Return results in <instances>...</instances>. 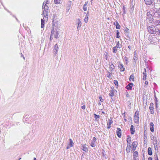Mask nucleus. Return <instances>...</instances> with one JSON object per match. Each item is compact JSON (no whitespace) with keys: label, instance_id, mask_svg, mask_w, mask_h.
Here are the masks:
<instances>
[{"label":"nucleus","instance_id":"f257e3e1","mask_svg":"<svg viewBox=\"0 0 160 160\" xmlns=\"http://www.w3.org/2000/svg\"><path fill=\"white\" fill-rule=\"evenodd\" d=\"M157 27H156L153 25H151L150 24H148L147 29L148 32L151 34H155L158 31V29H157Z\"/></svg>","mask_w":160,"mask_h":160},{"label":"nucleus","instance_id":"f03ea898","mask_svg":"<svg viewBox=\"0 0 160 160\" xmlns=\"http://www.w3.org/2000/svg\"><path fill=\"white\" fill-rule=\"evenodd\" d=\"M153 10H152L150 11L147 12V19L149 20L150 21V23H151V22H152V21H153L154 19L153 18Z\"/></svg>","mask_w":160,"mask_h":160},{"label":"nucleus","instance_id":"7ed1b4c3","mask_svg":"<svg viewBox=\"0 0 160 160\" xmlns=\"http://www.w3.org/2000/svg\"><path fill=\"white\" fill-rule=\"evenodd\" d=\"M42 8L43 9V13L42 14V15L45 14V18H48V7L47 5H45L44 7Z\"/></svg>","mask_w":160,"mask_h":160},{"label":"nucleus","instance_id":"20e7f679","mask_svg":"<svg viewBox=\"0 0 160 160\" xmlns=\"http://www.w3.org/2000/svg\"><path fill=\"white\" fill-rule=\"evenodd\" d=\"M152 22L150 23L153 24L156 27L160 26V19L154 20Z\"/></svg>","mask_w":160,"mask_h":160},{"label":"nucleus","instance_id":"39448f33","mask_svg":"<svg viewBox=\"0 0 160 160\" xmlns=\"http://www.w3.org/2000/svg\"><path fill=\"white\" fill-rule=\"evenodd\" d=\"M51 34H52V35H53L54 37L55 38H59V37H58L59 32L56 30H54V29H53L51 32Z\"/></svg>","mask_w":160,"mask_h":160},{"label":"nucleus","instance_id":"423d86ee","mask_svg":"<svg viewBox=\"0 0 160 160\" xmlns=\"http://www.w3.org/2000/svg\"><path fill=\"white\" fill-rule=\"evenodd\" d=\"M82 149L86 152L88 151V146L86 144H84L82 147Z\"/></svg>","mask_w":160,"mask_h":160},{"label":"nucleus","instance_id":"0eeeda50","mask_svg":"<svg viewBox=\"0 0 160 160\" xmlns=\"http://www.w3.org/2000/svg\"><path fill=\"white\" fill-rule=\"evenodd\" d=\"M58 50V45L57 44H56L55 45L53 49V52L55 54V55H56L57 53Z\"/></svg>","mask_w":160,"mask_h":160},{"label":"nucleus","instance_id":"6e6552de","mask_svg":"<svg viewBox=\"0 0 160 160\" xmlns=\"http://www.w3.org/2000/svg\"><path fill=\"white\" fill-rule=\"evenodd\" d=\"M117 134L118 136L120 138L121 135V130L119 128H117Z\"/></svg>","mask_w":160,"mask_h":160},{"label":"nucleus","instance_id":"1a4fd4ad","mask_svg":"<svg viewBox=\"0 0 160 160\" xmlns=\"http://www.w3.org/2000/svg\"><path fill=\"white\" fill-rule=\"evenodd\" d=\"M151 139L152 141H153V143L154 145H156L157 144V140L156 137L154 136H153L152 137H151Z\"/></svg>","mask_w":160,"mask_h":160},{"label":"nucleus","instance_id":"9d476101","mask_svg":"<svg viewBox=\"0 0 160 160\" xmlns=\"http://www.w3.org/2000/svg\"><path fill=\"white\" fill-rule=\"evenodd\" d=\"M139 112L138 111H136L135 113V118L134 119L135 120H138V119L139 118Z\"/></svg>","mask_w":160,"mask_h":160},{"label":"nucleus","instance_id":"9b49d317","mask_svg":"<svg viewBox=\"0 0 160 160\" xmlns=\"http://www.w3.org/2000/svg\"><path fill=\"white\" fill-rule=\"evenodd\" d=\"M150 129L151 131L153 132L154 131V129L153 128L154 124L152 122H151L150 123Z\"/></svg>","mask_w":160,"mask_h":160},{"label":"nucleus","instance_id":"f8f14e48","mask_svg":"<svg viewBox=\"0 0 160 160\" xmlns=\"http://www.w3.org/2000/svg\"><path fill=\"white\" fill-rule=\"evenodd\" d=\"M145 3L148 5H150L153 1V0H144Z\"/></svg>","mask_w":160,"mask_h":160},{"label":"nucleus","instance_id":"ddd939ff","mask_svg":"<svg viewBox=\"0 0 160 160\" xmlns=\"http://www.w3.org/2000/svg\"><path fill=\"white\" fill-rule=\"evenodd\" d=\"M130 130L131 131V133L132 134H133L135 130L134 127L133 125H131L130 127Z\"/></svg>","mask_w":160,"mask_h":160},{"label":"nucleus","instance_id":"4468645a","mask_svg":"<svg viewBox=\"0 0 160 160\" xmlns=\"http://www.w3.org/2000/svg\"><path fill=\"white\" fill-rule=\"evenodd\" d=\"M133 84L132 83H129L127 86V88L128 89L131 90L132 88V87L133 86Z\"/></svg>","mask_w":160,"mask_h":160},{"label":"nucleus","instance_id":"2eb2a0df","mask_svg":"<svg viewBox=\"0 0 160 160\" xmlns=\"http://www.w3.org/2000/svg\"><path fill=\"white\" fill-rule=\"evenodd\" d=\"M153 16L154 18L156 17L158 18L160 17V16L159 15L156 11H153Z\"/></svg>","mask_w":160,"mask_h":160},{"label":"nucleus","instance_id":"dca6fc26","mask_svg":"<svg viewBox=\"0 0 160 160\" xmlns=\"http://www.w3.org/2000/svg\"><path fill=\"white\" fill-rule=\"evenodd\" d=\"M72 4V2L71 1H69L68 3V6H67L66 10L67 11H68L70 9V8Z\"/></svg>","mask_w":160,"mask_h":160},{"label":"nucleus","instance_id":"f3484780","mask_svg":"<svg viewBox=\"0 0 160 160\" xmlns=\"http://www.w3.org/2000/svg\"><path fill=\"white\" fill-rule=\"evenodd\" d=\"M118 67L120 69L121 71L123 72L124 71L125 69L123 68V66L122 64H120L118 65Z\"/></svg>","mask_w":160,"mask_h":160},{"label":"nucleus","instance_id":"a211bd4d","mask_svg":"<svg viewBox=\"0 0 160 160\" xmlns=\"http://www.w3.org/2000/svg\"><path fill=\"white\" fill-rule=\"evenodd\" d=\"M148 153L149 155H151L152 154V148L150 147H149L148 149Z\"/></svg>","mask_w":160,"mask_h":160},{"label":"nucleus","instance_id":"6ab92c4d","mask_svg":"<svg viewBox=\"0 0 160 160\" xmlns=\"http://www.w3.org/2000/svg\"><path fill=\"white\" fill-rule=\"evenodd\" d=\"M116 24H115V23H114V25L116 26V28L117 29H119L120 28V26L119 25L118 22H116Z\"/></svg>","mask_w":160,"mask_h":160},{"label":"nucleus","instance_id":"aec40b11","mask_svg":"<svg viewBox=\"0 0 160 160\" xmlns=\"http://www.w3.org/2000/svg\"><path fill=\"white\" fill-rule=\"evenodd\" d=\"M129 80L130 81H134V75L133 74H132L129 78Z\"/></svg>","mask_w":160,"mask_h":160},{"label":"nucleus","instance_id":"412c9836","mask_svg":"<svg viewBox=\"0 0 160 160\" xmlns=\"http://www.w3.org/2000/svg\"><path fill=\"white\" fill-rule=\"evenodd\" d=\"M44 21L43 19H41V28H43L44 27Z\"/></svg>","mask_w":160,"mask_h":160},{"label":"nucleus","instance_id":"4be33fe9","mask_svg":"<svg viewBox=\"0 0 160 160\" xmlns=\"http://www.w3.org/2000/svg\"><path fill=\"white\" fill-rule=\"evenodd\" d=\"M153 108L152 106H151V104H150V106L149 107V109L151 113L152 114H153L154 113V111H153Z\"/></svg>","mask_w":160,"mask_h":160},{"label":"nucleus","instance_id":"5701e85b","mask_svg":"<svg viewBox=\"0 0 160 160\" xmlns=\"http://www.w3.org/2000/svg\"><path fill=\"white\" fill-rule=\"evenodd\" d=\"M114 90L112 89L110 91V92L109 93V95L110 96L112 97L114 96Z\"/></svg>","mask_w":160,"mask_h":160},{"label":"nucleus","instance_id":"b1692460","mask_svg":"<svg viewBox=\"0 0 160 160\" xmlns=\"http://www.w3.org/2000/svg\"><path fill=\"white\" fill-rule=\"evenodd\" d=\"M128 137L127 140V142L128 144H130L131 142V138L129 136H128Z\"/></svg>","mask_w":160,"mask_h":160},{"label":"nucleus","instance_id":"393cba45","mask_svg":"<svg viewBox=\"0 0 160 160\" xmlns=\"http://www.w3.org/2000/svg\"><path fill=\"white\" fill-rule=\"evenodd\" d=\"M109 68L110 69V71L111 72L112 71L114 70V66L113 64H112L110 65Z\"/></svg>","mask_w":160,"mask_h":160},{"label":"nucleus","instance_id":"a878e982","mask_svg":"<svg viewBox=\"0 0 160 160\" xmlns=\"http://www.w3.org/2000/svg\"><path fill=\"white\" fill-rule=\"evenodd\" d=\"M94 118H95V120L98 121V119L99 118L100 116L99 115H97L96 114H94Z\"/></svg>","mask_w":160,"mask_h":160},{"label":"nucleus","instance_id":"bb28decb","mask_svg":"<svg viewBox=\"0 0 160 160\" xmlns=\"http://www.w3.org/2000/svg\"><path fill=\"white\" fill-rule=\"evenodd\" d=\"M69 141H70V144H69V146H70V147H71L73 146L74 144L73 143L72 140V139H69Z\"/></svg>","mask_w":160,"mask_h":160},{"label":"nucleus","instance_id":"cd10ccee","mask_svg":"<svg viewBox=\"0 0 160 160\" xmlns=\"http://www.w3.org/2000/svg\"><path fill=\"white\" fill-rule=\"evenodd\" d=\"M138 142H134L132 143V145L134 148H136L137 146Z\"/></svg>","mask_w":160,"mask_h":160},{"label":"nucleus","instance_id":"c85d7f7f","mask_svg":"<svg viewBox=\"0 0 160 160\" xmlns=\"http://www.w3.org/2000/svg\"><path fill=\"white\" fill-rule=\"evenodd\" d=\"M138 156V152L135 151L133 153V158H137Z\"/></svg>","mask_w":160,"mask_h":160},{"label":"nucleus","instance_id":"c756f323","mask_svg":"<svg viewBox=\"0 0 160 160\" xmlns=\"http://www.w3.org/2000/svg\"><path fill=\"white\" fill-rule=\"evenodd\" d=\"M118 48H120L122 47V45L120 44L119 42L118 41L117 43L116 44V46Z\"/></svg>","mask_w":160,"mask_h":160},{"label":"nucleus","instance_id":"7c9ffc66","mask_svg":"<svg viewBox=\"0 0 160 160\" xmlns=\"http://www.w3.org/2000/svg\"><path fill=\"white\" fill-rule=\"evenodd\" d=\"M117 48L116 47H114L113 48V52L114 53H116L117 51Z\"/></svg>","mask_w":160,"mask_h":160},{"label":"nucleus","instance_id":"2f4dec72","mask_svg":"<svg viewBox=\"0 0 160 160\" xmlns=\"http://www.w3.org/2000/svg\"><path fill=\"white\" fill-rule=\"evenodd\" d=\"M113 122L112 118H110L108 120V122L107 125H111Z\"/></svg>","mask_w":160,"mask_h":160},{"label":"nucleus","instance_id":"473e14b6","mask_svg":"<svg viewBox=\"0 0 160 160\" xmlns=\"http://www.w3.org/2000/svg\"><path fill=\"white\" fill-rule=\"evenodd\" d=\"M130 147H131V146H129L128 145V146L127 147V148L126 149V151L128 152H130Z\"/></svg>","mask_w":160,"mask_h":160},{"label":"nucleus","instance_id":"72a5a7b5","mask_svg":"<svg viewBox=\"0 0 160 160\" xmlns=\"http://www.w3.org/2000/svg\"><path fill=\"white\" fill-rule=\"evenodd\" d=\"M61 0H54V2L56 4H58L61 3Z\"/></svg>","mask_w":160,"mask_h":160},{"label":"nucleus","instance_id":"f704fd0d","mask_svg":"<svg viewBox=\"0 0 160 160\" xmlns=\"http://www.w3.org/2000/svg\"><path fill=\"white\" fill-rule=\"evenodd\" d=\"M117 35L116 37L118 38H119L120 37V36L119 35V32L118 30H117L116 31Z\"/></svg>","mask_w":160,"mask_h":160},{"label":"nucleus","instance_id":"c9c22d12","mask_svg":"<svg viewBox=\"0 0 160 160\" xmlns=\"http://www.w3.org/2000/svg\"><path fill=\"white\" fill-rule=\"evenodd\" d=\"M81 24H80V23H78V26L77 27V30H78L79 31V28L81 26Z\"/></svg>","mask_w":160,"mask_h":160},{"label":"nucleus","instance_id":"e433bc0d","mask_svg":"<svg viewBox=\"0 0 160 160\" xmlns=\"http://www.w3.org/2000/svg\"><path fill=\"white\" fill-rule=\"evenodd\" d=\"M90 145L92 147H95V145L94 144V143L92 142H91Z\"/></svg>","mask_w":160,"mask_h":160},{"label":"nucleus","instance_id":"4c0bfd02","mask_svg":"<svg viewBox=\"0 0 160 160\" xmlns=\"http://www.w3.org/2000/svg\"><path fill=\"white\" fill-rule=\"evenodd\" d=\"M88 17H85V18L84 20V22L86 23H87L88 21Z\"/></svg>","mask_w":160,"mask_h":160},{"label":"nucleus","instance_id":"58836bf2","mask_svg":"<svg viewBox=\"0 0 160 160\" xmlns=\"http://www.w3.org/2000/svg\"><path fill=\"white\" fill-rule=\"evenodd\" d=\"M83 9L84 11H86L87 10V7L86 6L84 5L83 6Z\"/></svg>","mask_w":160,"mask_h":160},{"label":"nucleus","instance_id":"ea45409f","mask_svg":"<svg viewBox=\"0 0 160 160\" xmlns=\"http://www.w3.org/2000/svg\"><path fill=\"white\" fill-rule=\"evenodd\" d=\"M156 12H157V13H158V14L160 17V9H159L157 10L156 11Z\"/></svg>","mask_w":160,"mask_h":160},{"label":"nucleus","instance_id":"a19ab883","mask_svg":"<svg viewBox=\"0 0 160 160\" xmlns=\"http://www.w3.org/2000/svg\"><path fill=\"white\" fill-rule=\"evenodd\" d=\"M146 77H147V75H143V80L144 81L146 80Z\"/></svg>","mask_w":160,"mask_h":160},{"label":"nucleus","instance_id":"79ce46f5","mask_svg":"<svg viewBox=\"0 0 160 160\" xmlns=\"http://www.w3.org/2000/svg\"><path fill=\"white\" fill-rule=\"evenodd\" d=\"M154 158L155 160H158V155L157 154H156V155H155Z\"/></svg>","mask_w":160,"mask_h":160},{"label":"nucleus","instance_id":"37998d69","mask_svg":"<svg viewBox=\"0 0 160 160\" xmlns=\"http://www.w3.org/2000/svg\"><path fill=\"white\" fill-rule=\"evenodd\" d=\"M124 60H125V61L126 62V63L127 64L128 62V58L127 57H126L124 58Z\"/></svg>","mask_w":160,"mask_h":160},{"label":"nucleus","instance_id":"c03bdc74","mask_svg":"<svg viewBox=\"0 0 160 160\" xmlns=\"http://www.w3.org/2000/svg\"><path fill=\"white\" fill-rule=\"evenodd\" d=\"M114 83L115 84L116 86H118V82L117 80L114 81Z\"/></svg>","mask_w":160,"mask_h":160},{"label":"nucleus","instance_id":"a18cd8bd","mask_svg":"<svg viewBox=\"0 0 160 160\" xmlns=\"http://www.w3.org/2000/svg\"><path fill=\"white\" fill-rule=\"evenodd\" d=\"M99 98L100 99V101L101 102H103V99L101 97H99Z\"/></svg>","mask_w":160,"mask_h":160},{"label":"nucleus","instance_id":"49530a36","mask_svg":"<svg viewBox=\"0 0 160 160\" xmlns=\"http://www.w3.org/2000/svg\"><path fill=\"white\" fill-rule=\"evenodd\" d=\"M144 72H143V75H147L146 74V69L145 68H144Z\"/></svg>","mask_w":160,"mask_h":160},{"label":"nucleus","instance_id":"de8ad7c7","mask_svg":"<svg viewBox=\"0 0 160 160\" xmlns=\"http://www.w3.org/2000/svg\"><path fill=\"white\" fill-rule=\"evenodd\" d=\"M154 146L155 149L156 150H157L158 149L157 144V145H154Z\"/></svg>","mask_w":160,"mask_h":160},{"label":"nucleus","instance_id":"09e8293b","mask_svg":"<svg viewBox=\"0 0 160 160\" xmlns=\"http://www.w3.org/2000/svg\"><path fill=\"white\" fill-rule=\"evenodd\" d=\"M125 32H128V31H129V30L128 28H126L124 29Z\"/></svg>","mask_w":160,"mask_h":160},{"label":"nucleus","instance_id":"8fccbe9b","mask_svg":"<svg viewBox=\"0 0 160 160\" xmlns=\"http://www.w3.org/2000/svg\"><path fill=\"white\" fill-rule=\"evenodd\" d=\"M133 59L134 60L136 61L138 59V58L137 57H136L135 55L134 56L133 58Z\"/></svg>","mask_w":160,"mask_h":160},{"label":"nucleus","instance_id":"3c124183","mask_svg":"<svg viewBox=\"0 0 160 160\" xmlns=\"http://www.w3.org/2000/svg\"><path fill=\"white\" fill-rule=\"evenodd\" d=\"M52 34H51V35L50 36V41H51L52 39Z\"/></svg>","mask_w":160,"mask_h":160},{"label":"nucleus","instance_id":"603ef678","mask_svg":"<svg viewBox=\"0 0 160 160\" xmlns=\"http://www.w3.org/2000/svg\"><path fill=\"white\" fill-rule=\"evenodd\" d=\"M85 107H85V105H83V106H82L81 108L82 109H84L85 108Z\"/></svg>","mask_w":160,"mask_h":160},{"label":"nucleus","instance_id":"864d4df0","mask_svg":"<svg viewBox=\"0 0 160 160\" xmlns=\"http://www.w3.org/2000/svg\"><path fill=\"white\" fill-rule=\"evenodd\" d=\"M89 13L88 12L87 13V14L85 17H88V16H89Z\"/></svg>","mask_w":160,"mask_h":160},{"label":"nucleus","instance_id":"5fc2aeb1","mask_svg":"<svg viewBox=\"0 0 160 160\" xmlns=\"http://www.w3.org/2000/svg\"><path fill=\"white\" fill-rule=\"evenodd\" d=\"M96 140V138L95 137H93V141L95 142Z\"/></svg>","mask_w":160,"mask_h":160},{"label":"nucleus","instance_id":"6e6d98bb","mask_svg":"<svg viewBox=\"0 0 160 160\" xmlns=\"http://www.w3.org/2000/svg\"><path fill=\"white\" fill-rule=\"evenodd\" d=\"M78 23H80V24H81V21H80V19H78Z\"/></svg>","mask_w":160,"mask_h":160},{"label":"nucleus","instance_id":"4d7b16f0","mask_svg":"<svg viewBox=\"0 0 160 160\" xmlns=\"http://www.w3.org/2000/svg\"><path fill=\"white\" fill-rule=\"evenodd\" d=\"M70 147V146H69V145H68V146H67V149H68L70 147Z\"/></svg>","mask_w":160,"mask_h":160},{"label":"nucleus","instance_id":"13d9d810","mask_svg":"<svg viewBox=\"0 0 160 160\" xmlns=\"http://www.w3.org/2000/svg\"><path fill=\"white\" fill-rule=\"evenodd\" d=\"M111 125H108V128H111Z\"/></svg>","mask_w":160,"mask_h":160},{"label":"nucleus","instance_id":"bf43d9fd","mask_svg":"<svg viewBox=\"0 0 160 160\" xmlns=\"http://www.w3.org/2000/svg\"><path fill=\"white\" fill-rule=\"evenodd\" d=\"M148 160H152V157H150L148 158Z\"/></svg>","mask_w":160,"mask_h":160},{"label":"nucleus","instance_id":"052dcab7","mask_svg":"<svg viewBox=\"0 0 160 160\" xmlns=\"http://www.w3.org/2000/svg\"><path fill=\"white\" fill-rule=\"evenodd\" d=\"M45 3H46V1H44L43 2V5H42V8H43V6L44 5V4H45Z\"/></svg>","mask_w":160,"mask_h":160},{"label":"nucleus","instance_id":"680f3d73","mask_svg":"<svg viewBox=\"0 0 160 160\" xmlns=\"http://www.w3.org/2000/svg\"><path fill=\"white\" fill-rule=\"evenodd\" d=\"M148 81H145V84L146 85H148Z\"/></svg>","mask_w":160,"mask_h":160},{"label":"nucleus","instance_id":"e2e57ef3","mask_svg":"<svg viewBox=\"0 0 160 160\" xmlns=\"http://www.w3.org/2000/svg\"><path fill=\"white\" fill-rule=\"evenodd\" d=\"M88 2H86L85 3V4H84V5L86 6L88 4Z\"/></svg>","mask_w":160,"mask_h":160},{"label":"nucleus","instance_id":"0e129e2a","mask_svg":"<svg viewBox=\"0 0 160 160\" xmlns=\"http://www.w3.org/2000/svg\"><path fill=\"white\" fill-rule=\"evenodd\" d=\"M133 160H138V158H133Z\"/></svg>","mask_w":160,"mask_h":160},{"label":"nucleus","instance_id":"69168bd1","mask_svg":"<svg viewBox=\"0 0 160 160\" xmlns=\"http://www.w3.org/2000/svg\"><path fill=\"white\" fill-rule=\"evenodd\" d=\"M21 56L22 57L23 59L24 60H25V58L23 56V55H22V53H21Z\"/></svg>","mask_w":160,"mask_h":160},{"label":"nucleus","instance_id":"338daca9","mask_svg":"<svg viewBox=\"0 0 160 160\" xmlns=\"http://www.w3.org/2000/svg\"><path fill=\"white\" fill-rule=\"evenodd\" d=\"M128 48H129V50H131V46H128Z\"/></svg>","mask_w":160,"mask_h":160},{"label":"nucleus","instance_id":"774afa93","mask_svg":"<svg viewBox=\"0 0 160 160\" xmlns=\"http://www.w3.org/2000/svg\"><path fill=\"white\" fill-rule=\"evenodd\" d=\"M136 148H134V147H133V149L132 150H133V151H135L136 149Z\"/></svg>","mask_w":160,"mask_h":160}]
</instances>
